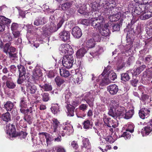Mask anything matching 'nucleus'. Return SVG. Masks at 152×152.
I'll list each match as a JSON object with an SVG mask.
<instances>
[{"instance_id": "1", "label": "nucleus", "mask_w": 152, "mask_h": 152, "mask_svg": "<svg viewBox=\"0 0 152 152\" xmlns=\"http://www.w3.org/2000/svg\"><path fill=\"white\" fill-rule=\"evenodd\" d=\"M109 115L114 118H115L118 115H120L121 113L120 111L124 112V107L119 105V102L118 101L112 100L110 104L108 105Z\"/></svg>"}, {"instance_id": "2", "label": "nucleus", "mask_w": 152, "mask_h": 152, "mask_svg": "<svg viewBox=\"0 0 152 152\" xmlns=\"http://www.w3.org/2000/svg\"><path fill=\"white\" fill-rule=\"evenodd\" d=\"M94 88L95 89L93 91H91L88 92L86 93L84 96V100L90 107H92L93 105L94 96L98 94L99 91V89L96 84L94 86Z\"/></svg>"}, {"instance_id": "3", "label": "nucleus", "mask_w": 152, "mask_h": 152, "mask_svg": "<svg viewBox=\"0 0 152 152\" xmlns=\"http://www.w3.org/2000/svg\"><path fill=\"white\" fill-rule=\"evenodd\" d=\"M90 21L91 25L98 29H101L105 22L103 17L101 16L91 18Z\"/></svg>"}, {"instance_id": "4", "label": "nucleus", "mask_w": 152, "mask_h": 152, "mask_svg": "<svg viewBox=\"0 0 152 152\" xmlns=\"http://www.w3.org/2000/svg\"><path fill=\"white\" fill-rule=\"evenodd\" d=\"M5 130L7 134V137L11 140H13L17 136L16 133V131L15 126L8 124L6 127Z\"/></svg>"}, {"instance_id": "5", "label": "nucleus", "mask_w": 152, "mask_h": 152, "mask_svg": "<svg viewBox=\"0 0 152 152\" xmlns=\"http://www.w3.org/2000/svg\"><path fill=\"white\" fill-rule=\"evenodd\" d=\"M72 54L66 55L63 56L62 60L63 66L67 69L72 67L74 61Z\"/></svg>"}, {"instance_id": "6", "label": "nucleus", "mask_w": 152, "mask_h": 152, "mask_svg": "<svg viewBox=\"0 0 152 152\" xmlns=\"http://www.w3.org/2000/svg\"><path fill=\"white\" fill-rule=\"evenodd\" d=\"M106 69H104L102 73L98 77V79H96V82L98 83L99 85H104L105 84L107 85L110 83V80L109 77L107 75H106Z\"/></svg>"}, {"instance_id": "7", "label": "nucleus", "mask_w": 152, "mask_h": 152, "mask_svg": "<svg viewBox=\"0 0 152 152\" xmlns=\"http://www.w3.org/2000/svg\"><path fill=\"white\" fill-rule=\"evenodd\" d=\"M50 21V25H46L42 27V31L45 35L56 31L58 30L57 27L54 24V22Z\"/></svg>"}, {"instance_id": "8", "label": "nucleus", "mask_w": 152, "mask_h": 152, "mask_svg": "<svg viewBox=\"0 0 152 152\" xmlns=\"http://www.w3.org/2000/svg\"><path fill=\"white\" fill-rule=\"evenodd\" d=\"M2 80L3 81V83L6 84L7 87L10 89H13L16 86L15 83L12 80L10 77L4 75L2 77Z\"/></svg>"}, {"instance_id": "9", "label": "nucleus", "mask_w": 152, "mask_h": 152, "mask_svg": "<svg viewBox=\"0 0 152 152\" xmlns=\"http://www.w3.org/2000/svg\"><path fill=\"white\" fill-rule=\"evenodd\" d=\"M60 50L63 54L67 53L66 55L72 54L73 53L72 48L67 44L61 45L60 47Z\"/></svg>"}, {"instance_id": "10", "label": "nucleus", "mask_w": 152, "mask_h": 152, "mask_svg": "<svg viewBox=\"0 0 152 152\" xmlns=\"http://www.w3.org/2000/svg\"><path fill=\"white\" fill-rule=\"evenodd\" d=\"M52 123L53 124V126L52 128V134H53L54 133H56L59 135V132L61 129L60 127H59L60 125L59 122L58 121L56 118H53L52 119Z\"/></svg>"}, {"instance_id": "11", "label": "nucleus", "mask_w": 152, "mask_h": 152, "mask_svg": "<svg viewBox=\"0 0 152 152\" xmlns=\"http://www.w3.org/2000/svg\"><path fill=\"white\" fill-rule=\"evenodd\" d=\"M73 132V129L72 126L69 124L67 126H65L64 128H61L59 134H60L62 136L64 137L65 135V134L68 135H69L72 134Z\"/></svg>"}, {"instance_id": "12", "label": "nucleus", "mask_w": 152, "mask_h": 152, "mask_svg": "<svg viewBox=\"0 0 152 152\" xmlns=\"http://www.w3.org/2000/svg\"><path fill=\"white\" fill-rule=\"evenodd\" d=\"M115 4L116 3L115 1L113 0H110L108 3L106 2L103 7L104 9V13L107 15H109L110 13V9L109 7H113L115 6Z\"/></svg>"}, {"instance_id": "13", "label": "nucleus", "mask_w": 152, "mask_h": 152, "mask_svg": "<svg viewBox=\"0 0 152 152\" xmlns=\"http://www.w3.org/2000/svg\"><path fill=\"white\" fill-rule=\"evenodd\" d=\"M122 110L120 111V113H121V114L120 115H118L117 117H121V118H124L126 119H129L131 118L134 114V110H130L127 112H126V110L125 108L124 107V112L122 111Z\"/></svg>"}, {"instance_id": "14", "label": "nucleus", "mask_w": 152, "mask_h": 152, "mask_svg": "<svg viewBox=\"0 0 152 152\" xmlns=\"http://www.w3.org/2000/svg\"><path fill=\"white\" fill-rule=\"evenodd\" d=\"M42 76V73L39 69H35L33 72L32 79L34 82L36 84L38 83V80L39 77Z\"/></svg>"}, {"instance_id": "15", "label": "nucleus", "mask_w": 152, "mask_h": 152, "mask_svg": "<svg viewBox=\"0 0 152 152\" xmlns=\"http://www.w3.org/2000/svg\"><path fill=\"white\" fill-rule=\"evenodd\" d=\"M150 112V111L147 108H142L140 110L139 114L140 117L143 119L149 116Z\"/></svg>"}, {"instance_id": "16", "label": "nucleus", "mask_w": 152, "mask_h": 152, "mask_svg": "<svg viewBox=\"0 0 152 152\" xmlns=\"http://www.w3.org/2000/svg\"><path fill=\"white\" fill-rule=\"evenodd\" d=\"M109 25L108 23H105L104 26L101 27V29H98L99 32L103 36H107L110 33V31L108 28Z\"/></svg>"}, {"instance_id": "17", "label": "nucleus", "mask_w": 152, "mask_h": 152, "mask_svg": "<svg viewBox=\"0 0 152 152\" xmlns=\"http://www.w3.org/2000/svg\"><path fill=\"white\" fill-rule=\"evenodd\" d=\"M72 33L74 37L77 38H80L82 34L81 29L78 26H75L73 28Z\"/></svg>"}, {"instance_id": "18", "label": "nucleus", "mask_w": 152, "mask_h": 152, "mask_svg": "<svg viewBox=\"0 0 152 152\" xmlns=\"http://www.w3.org/2000/svg\"><path fill=\"white\" fill-rule=\"evenodd\" d=\"M61 39L63 41L68 40L70 38V33L69 31H63L59 34Z\"/></svg>"}, {"instance_id": "19", "label": "nucleus", "mask_w": 152, "mask_h": 152, "mask_svg": "<svg viewBox=\"0 0 152 152\" xmlns=\"http://www.w3.org/2000/svg\"><path fill=\"white\" fill-rule=\"evenodd\" d=\"M83 148L87 149L85 152H91V146L88 139L85 138H83Z\"/></svg>"}, {"instance_id": "20", "label": "nucleus", "mask_w": 152, "mask_h": 152, "mask_svg": "<svg viewBox=\"0 0 152 152\" xmlns=\"http://www.w3.org/2000/svg\"><path fill=\"white\" fill-rule=\"evenodd\" d=\"M107 91L112 95L116 94L118 91V86L115 84H112L107 87Z\"/></svg>"}, {"instance_id": "21", "label": "nucleus", "mask_w": 152, "mask_h": 152, "mask_svg": "<svg viewBox=\"0 0 152 152\" xmlns=\"http://www.w3.org/2000/svg\"><path fill=\"white\" fill-rule=\"evenodd\" d=\"M103 51V48L102 46L99 45L96 47L94 51L90 52V54L92 57H94L100 55Z\"/></svg>"}, {"instance_id": "22", "label": "nucleus", "mask_w": 152, "mask_h": 152, "mask_svg": "<svg viewBox=\"0 0 152 152\" xmlns=\"http://www.w3.org/2000/svg\"><path fill=\"white\" fill-rule=\"evenodd\" d=\"M99 7L100 6L99 4L96 2H94L92 4L91 7L90 9L91 10L90 12H91V15L93 16H94V14H93V13L96 14L99 12Z\"/></svg>"}, {"instance_id": "23", "label": "nucleus", "mask_w": 152, "mask_h": 152, "mask_svg": "<svg viewBox=\"0 0 152 152\" xmlns=\"http://www.w3.org/2000/svg\"><path fill=\"white\" fill-rule=\"evenodd\" d=\"M152 17V12L148 10H145L140 16V18L142 20H145Z\"/></svg>"}, {"instance_id": "24", "label": "nucleus", "mask_w": 152, "mask_h": 152, "mask_svg": "<svg viewBox=\"0 0 152 152\" xmlns=\"http://www.w3.org/2000/svg\"><path fill=\"white\" fill-rule=\"evenodd\" d=\"M110 68V66H108L107 68H105L104 69H106V75H107L108 77L112 80H115L117 78V75L115 73L111 70H107Z\"/></svg>"}, {"instance_id": "25", "label": "nucleus", "mask_w": 152, "mask_h": 152, "mask_svg": "<svg viewBox=\"0 0 152 152\" xmlns=\"http://www.w3.org/2000/svg\"><path fill=\"white\" fill-rule=\"evenodd\" d=\"M86 7L85 4L81 5L80 7V9L78 10V12L81 14H82L88 16L91 15V12H87L86 10Z\"/></svg>"}, {"instance_id": "26", "label": "nucleus", "mask_w": 152, "mask_h": 152, "mask_svg": "<svg viewBox=\"0 0 152 152\" xmlns=\"http://www.w3.org/2000/svg\"><path fill=\"white\" fill-rule=\"evenodd\" d=\"M146 29L147 34L152 39V20H149L148 22Z\"/></svg>"}, {"instance_id": "27", "label": "nucleus", "mask_w": 152, "mask_h": 152, "mask_svg": "<svg viewBox=\"0 0 152 152\" xmlns=\"http://www.w3.org/2000/svg\"><path fill=\"white\" fill-rule=\"evenodd\" d=\"M87 51V49L85 47L82 48L77 50L76 53L77 58H80L83 57Z\"/></svg>"}, {"instance_id": "28", "label": "nucleus", "mask_w": 152, "mask_h": 152, "mask_svg": "<svg viewBox=\"0 0 152 152\" xmlns=\"http://www.w3.org/2000/svg\"><path fill=\"white\" fill-rule=\"evenodd\" d=\"M27 92L31 94L35 93L37 90L36 86L31 83H28L26 86Z\"/></svg>"}, {"instance_id": "29", "label": "nucleus", "mask_w": 152, "mask_h": 152, "mask_svg": "<svg viewBox=\"0 0 152 152\" xmlns=\"http://www.w3.org/2000/svg\"><path fill=\"white\" fill-rule=\"evenodd\" d=\"M152 131V126H150L148 125L143 128L141 131V133L143 136L149 135Z\"/></svg>"}, {"instance_id": "30", "label": "nucleus", "mask_w": 152, "mask_h": 152, "mask_svg": "<svg viewBox=\"0 0 152 152\" xmlns=\"http://www.w3.org/2000/svg\"><path fill=\"white\" fill-rule=\"evenodd\" d=\"M27 27L28 28V29L26 35L28 39H29V38H35V37L34 36L33 37V36H34V34L35 35H36V34L35 33V32H33V31L30 30V28H30L32 27V25H28L27 26ZM28 40L30 43H31V42L32 41L31 40V41L29 40Z\"/></svg>"}, {"instance_id": "31", "label": "nucleus", "mask_w": 152, "mask_h": 152, "mask_svg": "<svg viewBox=\"0 0 152 152\" xmlns=\"http://www.w3.org/2000/svg\"><path fill=\"white\" fill-rule=\"evenodd\" d=\"M27 106V99L26 98L23 97L20 99V112L21 110L26 108Z\"/></svg>"}, {"instance_id": "32", "label": "nucleus", "mask_w": 152, "mask_h": 152, "mask_svg": "<svg viewBox=\"0 0 152 152\" xmlns=\"http://www.w3.org/2000/svg\"><path fill=\"white\" fill-rule=\"evenodd\" d=\"M66 108L67 110V115L70 116H73L75 107L70 104H68Z\"/></svg>"}, {"instance_id": "33", "label": "nucleus", "mask_w": 152, "mask_h": 152, "mask_svg": "<svg viewBox=\"0 0 152 152\" xmlns=\"http://www.w3.org/2000/svg\"><path fill=\"white\" fill-rule=\"evenodd\" d=\"M18 71L19 72V75H25L26 74V70L24 67V64H22V62H21L19 65L17 66Z\"/></svg>"}, {"instance_id": "34", "label": "nucleus", "mask_w": 152, "mask_h": 152, "mask_svg": "<svg viewBox=\"0 0 152 152\" xmlns=\"http://www.w3.org/2000/svg\"><path fill=\"white\" fill-rule=\"evenodd\" d=\"M83 128L86 129H91L93 126L92 123L88 120H85L83 123Z\"/></svg>"}, {"instance_id": "35", "label": "nucleus", "mask_w": 152, "mask_h": 152, "mask_svg": "<svg viewBox=\"0 0 152 152\" xmlns=\"http://www.w3.org/2000/svg\"><path fill=\"white\" fill-rule=\"evenodd\" d=\"M51 110L54 114H57L59 112V106L58 104H52Z\"/></svg>"}, {"instance_id": "36", "label": "nucleus", "mask_w": 152, "mask_h": 152, "mask_svg": "<svg viewBox=\"0 0 152 152\" xmlns=\"http://www.w3.org/2000/svg\"><path fill=\"white\" fill-rule=\"evenodd\" d=\"M95 42L93 39L91 38L88 40L86 42V48H92L95 45Z\"/></svg>"}, {"instance_id": "37", "label": "nucleus", "mask_w": 152, "mask_h": 152, "mask_svg": "<svg viewBox=\"0 0 152 152\" xmlns=\"http://www.w3.org/2000/svg\"><path fill=\"white\" fill-rule=\"evenodd\" d=\"M4 108L7 111H10L14 107L13 104L10 101L7 102L4 105Z\"/></svg>"}, {"instance_id": "38", "label": "nucleus", "mask_w": 152, "mask_h": 152, "mask_svg": "<svg viewBox=\"0 0 152 152\" xmlns=\"http://www.w3.org/2000/svg\"><path fill=\"white\" fill-rule=\"evenodd\" d=\"M59 69L60 74L61 76L66 77L70 75V74L69 71L62 68L60 69Z\"/></svg>"}, {"instance_id": "39", "label": "nucleus", "mask_w": 152, "mask_h": 152, "mask_svg": "<svg viewBox=\"0 0 152 152\" xmlns=\"http://www.w3.org/2000/svg\"><path fill=\"white\" fill-rule=\"evenodd\" d=\"M41 90L42 91H49L52 90V87L50 85L45 84L44 85H39Z\"/></svg>"}, {"instance_id": "40", "label": "nucleus", "mask_w": 152, "mask_h": 152, "mask_svg": "<svg viewBox=\"0 0 152 152\" xmlns=\"http://www.w3.org/2000/svg\"><path fill=\"white\" fill-rule=\"evenodd\" d=\"M1 118L4 121L8 122L11 119V115L10 114L7 112L2 115Z\"/></svg>"}, {"instance_id": "41", "label": "nucleus", "mask_w": 152, "mask_h": 152, "mask_svg": "<svg viewBox=\"0 0 152 152\" xmlns=\"http://www.w3.org/2000/svg\"><path fill=\"white\" fill-rule=\"evenodd\" d=\"M142 12V8L138 6L136 7L133 12V15L136 16L141 14Z\"/></svg>"}, {"instance_id": "42", "label": "nucleus", "mask_w": 152, "mask_h": 152, "mask_svg": "<svg viewBox=\"0 0 152 152\" xmlns=\"http://www.w3.org/2000/svg\"><path fill=\"white\" fill-rule=\"evenodd\" d=\"M4 39L5 41H10L12 40V37L10 33L8 32L5 33L3 35Z\"/></svg>"}, {"instance_id": "43", "label": "nucleus", "mask_w": 152, "mask_h": 152, "mask_svg": "<svg viewBox=\"0 0 152 152\" xmlns=\"http://www.w3.org/2000/svg\"><path fill=\"white\" fill-rule=\"evenodd\" d=\"M145 67V65H143L137 68L134 71V75H139L142 71L144 70Z\"/></svg>"}, {"instance_id": "44", "label": "nucleus", "mask_w": 152, "mask_h": 152, "mask_svg": "<svg viewBox=\"0 0 152 152\" xmlns=\"http://www.w3.org/2000/svg\"><path fill=\"white\" fill-rule=\"evenodd\" d=\"M45 138L46 139L47 145L50 144L51 142L53 140V139L51 135L48 133L46 134Z\"/></svg>"}, {"instance_id": "45", "label": "nucleus", "mask_w": 152, "mask_h": 152, "mask_svg": "<svg viewBox=\"0 0 152 152\" xmlns=\"http://www.w3.org/2000/svg\"><path fill=\"white\" fill-rule=\"evenodd\" d=\"M127 44L126 45L128 47V49H130L132 47L133 41L132 39L128 37V35L126 37Z\"/></svg>"}, {"instance_id": "46", "label": "nucleus", "mask_w": 152, "mask_h": 152, "mask_svg": "<svg viewBox=\"0 0 152 152\" xmlns=\"http://www.w3.org/2000/svg\"><path fill=\"white\" fill-rule=\"evenodd\" d=\"M130 79L129 75L127 73H123L121 75V79L122 80L126 81Z\"/></svg>"}, {"instance_id": "47", "label": "nucleus", "mask_w": 152, "mask_h": 152, "mask_svg": "<svg viewBox=\"0 0 152 152\" xmlns=\"http://www.w3.org/2000/svg\"><path fill=\"white\" fill-rule=\"evenodd\" d=\"M127 128L126 130L127 132H130L132 133L134 132V126L132 123H128L127 125Z\"/></svg>"}, {"instance_id": "48", "label": "nucleus", "mask_w": 152, "mask_h": 152, "mask_svg": "<svg viewBox=\"0 0 152 152\" xmlns=\"http://www.w3.org/2000/svg\"><path fill=\"white\" fill-rule=\"evenodd\" d=\"M43 19L42 18H38L35 20L34 22V24L37 26L44 23Z\"/></svg>"}, {"instance_id": "49", "label": "nucleus", "mask_w": 152, "mask_h": 152, "mask_svg": "<svg viewBox=\"0 0 152 152\" xmlns=\"http://www.w3.org/2000/svg\"><path fill=\"white\" fill-rule=\"evenodd\" d=\"M10 51H9L8 54L9 57L10 58L15 57L16 55L15 54H12L11 53H14L16 50V49L13 47H10L9 49Z\"/></svg>"}, {"instance_id": "50", "label": "nucleus", "mask_w": 152, "mask_h": 152, "mask_svg": "<svg viewBox=\"0 0 152 152\" xmlns=\"http://www.w3.org/2000/svg\"><path fill=\"white\" fill-rule=\"evenodd\" d=\"M71 5V3L70 2L65 3L62 4L61 8L63 10H66L70 7Z\"/></svg>"}, {"instance_id": "51", "label": "nucleus", "mask_w": 152, "mask_h": 152, "mask_svg": "<svg viewBox=\"0 0 152 152\" xmlns=\"http://www.w3.org/2000/svg\"><path fill=\"white\" fill-rule=\"evenodd\" d=\"M95 131L98 135L100 137L104 136L106 135L103 129H99L97 130L96 129H95Z\"/></svg>"}, {"instance_id": "52", "label": "nucleus", "mask_w": 152, "mask_h": 152, "mask_svg": "<svg viewBox=\"0 0 152 152\" xmlns=\"http://www.w3.org/2000/svg\"><path fill=\"white\" fill-rule=\"evenodd\" d=\"M71 94L69 92H66L64 94L65 101L68 103H70L71 99L70 97Z\"/></svg>"}, {"instance_id": "53", "label": "nucleus", "mask_w": 152, "mask_h": 152, "mask_svg": "<svg viewBox=\"0 0 152 152\" xmlns=\"http://www.w3.org/2000/svg\"><path fill=\"white\" fill-rule=\"evenodd\" d=\"M64 17L65 15H64L63 17H61L59 18V21L57 25V27L58 29L62 25L65 20V19Z\"/></svg>"}, {"instance_id": "54", "label": "nucleus", "mask_w": 152, "mask_h": 152, "mask_svg": "<svg viewBox=\"0 0 152 152\" xmlns=\"http://www.w3.org/2000/svg\"><path fill=\"white\" fill-rule=\"evenodd\" d=\"M43 8L44 9V11L48 13H53L54 11V10L50 9L49 6L46 4L43 5Z\"/></svg>"}, {"instance_id": "55", "label": "nucleus", "mask_w": 152, "mask_h": 152, "mask_svg": "<svg viewBox=\"0 0 152 152\" xmlns=\"http://www.w3.org/2000/svg\"><path fill=\"white\" fill-rule=\"evenodd\" d=\"M127 132H128L126 131V132H124L123 134L121 135V136H119L118 138L120 137H123L126 140L130 139L131 137V135Z\"/></svg>"}, {"instance_id": "56", "label": "nucleus", "mask_w": 152, "mask_h": 152, "mask_svg": "<svg viewBox=\"0 0 152 152\" xmlns=\"http://www.w3.org/2000/svg\"><path fill=\"white\" fill-rule=\"evenodd\" d=\"M42 100L44 102H47L49 99V94L48 93H44L41 94Z\"/></svg>"}, {"instance_id": "57", "label": "nucleus", "mask_w": 152, "mask_h": 152, "mask_svg": "<svg viewBox=\"0 0 152 152\" xmlns=\"http://www.w3.org/2000/svg\"><path fill=\"white\" fill-rule=\"evenodd\" d=\"M57 85L58 86H60L61 84L63 83L64 81L62 79H61L59 77H57L55 79Z\"/></svg>"}, {"instance_id": "58", "label": "nucleus", "mask_w": 152, "mask_h": 152, "mask_svg": "<svg viewBox=\"0 0 152 152\" xmlns=\"http://www.w3.org/2000/svg\"><path fill=\"white\" fill-rule=\"evenodd\" d=\"M93 38L96 42H99L100 40V35L97 33H94L93 35Z\"/></svg>"}, {"instance_id": "59", "label": "nucleus", "mask_w": 152, "mask_h": 152, "mask_svg": "<svg viewBox=\"0 0 152 152\" xmlns=\"http://www.w3.org/2000/svg\"><path fill=\"white\" fill-rule=\"evenodd\" d=\"M26 78L24 75H19V78L17 80V83L18 84H21L25 80Z\"/></svg>"}, {"instance_id": "60", "label": "nucleus", "mask_w": 152, "mask_h": 152, "mask_svg": "<svg viewBox=\"0 0 152 152\" xmlns=\"http://www.w3.org/2000/svg\"><path fill=\"white\" fill-rule=\"evenodd\" d=\"M90 21L91 19H81L80 20V23L83 25L88 26L89 24H91V21Z\"/></svg>"}, {"instance_id": "61", "label": "nucleus", "mask_w": 152, "mask_h": 152, "mask_svg": "<svg viewBox=\"0 0 152 152\" xmlns=\"http://www.w3.org/2000/svg\"><path fill=\"white\" fill-rule=\"evenodd\" d=\"M121 16L122 13L121 12H120L118 13L117 14H115V16H114L115 17V19H112V21H115L118 20L121 18Z\"/></svg>"}, {"instance_id": "62", "label": "nucleus", "mask_w": 152, "mask_h": 152, "mask_svg": "<svg viewBox=\"0 0 152 152\" xmlns=\"http://www.w3.org/2000/svg\"><path fill=\"white\" fill-rule=\"evenodd\" d=\"M10 45L9 43H7L5 44L4 48L3 51L4 52L6 53L7 54L8 53V50L10 49Z\"/></svg>"}, {"instance_id": "63", "label": "nucleus", "mask_w": 152, "mask_h": 152, "mask_svg": "<svg viewBox=\"0 0 152 152\" xmlns=\"http://www.w3.org/2000/svg\"><path fill=\"white\" fill-rule=\"evenodd\" d=\"M24 120L26 122H27L29 124H30L31 123V120L32 118L29 115H25L24 116Z\"/></svg>"}, {"instance_id": "64", "label": "nucleus", "mask_w": 152, "mask_h": 152, "mask_svg": "<svg viewBox=\"0 0 152 152\" xmlns=\"http://www.w3.org/2000/svg\"><path fill=\"white\" fill-rule=\"evenodd\" d=\"M146 73V75L148 77H150L152 76V67L149 68L148 69H146L145 72Z\"/></svg>"}]
</instances>
